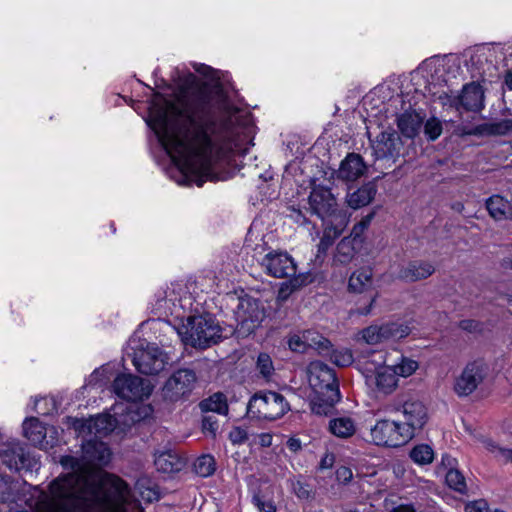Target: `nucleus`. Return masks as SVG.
<instances>
[{"instance_id":"54","label":"nucleus","mask_w":512,"mask_h":512,"mask_svg":"<svg viewBox=\"0 0 512 512\" xmlns=\"http://www.w3.org/2000/svg\"><path fill=\"white\" fill-rule=\"evenodd\" d=\"M273 436L270 433H261L254 438V443L261 447H269L272 445Z\"/></svg>"},{"instance_id":"35","label":"nucleus","mask_w":512,"mask_h":512,"mask_svg":"<svg viewBox=\"0 0 512 512\" xmlns=\"http://www.w3.org/2000/svg\"><path fill=\"white\" fill-rule=\"evenodd\" d=\"M409 456L417 465H428L434 460V450L428 444H418L411 449Z\"/></svg>"},{"instance_id":"56","label":"nucleus","mask_w":512,"mask_h":512,"mask_svg":"<svg viewBox=\"0 0 512 512\" xmlns=\"http://www.w3.org/2000/svg\"><path fill=\"white\" fill-rule=\"evenodd\" d=\"M292 287L289 283H283L278 291V300L285 301L292 292Z\"/></svg>"},{"instance_id":"14","label":"nucleus","mask_w":512,"mask_h":512,"mask_svg":"<svg viewBox=\"0 0 512 512\" xmlns=\"http://www.w3.org/2000/svg\"><path fill=\"white\" fill-rule=\"evenodd\" d=\"M402 419H397L410 440L421 431L428 421L426 406L418 400H408L398 409Z\"/></svg>"},{"instance_id":"53","label":"nucleus","mask_w":512,"mask_h":512,"mask_svg":"<svg viewBox=\"0 0 512 512\" xmlns=\"http://www.w3.org/2000/svg\"><path fill=\"white\" fill-rule=\"evenodd\" d=\"M194 69L196 72L202 74L203 76L214 79L216 71L211 68L210 66H207L205 64H194Z\"/></svg>"},{"instance_id":"60","label":"nucleus","mask_w":512,"mask_h":512,"mask_svg":"<svg viewBox=\"0 0 512 512\" xmlns=\"http://www.w3.org/2000/svg\"><path fill=\"white\" fill-rule=\"evenodd\" d=\"M334 463V455L333 454H325L320 461V469H328L333 466Z\"/></svg>"},{"instance_id":"9","label":"nucleus","mask_w":512,"mask_h":512,"mask_svg":"<svg viewBox=\"0 0 512 512\" xmlns=\"http://www.w3.org/2000/svg\"><path fill=\"white\" fill-rule=\"evenodd\" d=\"M112 388L119 398L129 402L126 404L122 403L124 409L130 405H135L134 410L139 411L141 414H143L141 407L145 405L138 404L137 402L148 398L153 390V386L148 380L132 374H119L114 379Z\"/></svg>"},{"instance_id":"25","label":"nucleus","mask_w":512,"mask_h":512,"mask_svg":"<svg viewBox=\"0 0 512 512\" xmlns=\"http://www.w3.org/2000/svg\"><path fill=\"white\" fill-rule=\"evenodd\" d=\"M0 457L3 463L13 470H20L27 465L28 455L25 453L23 445L19 442L8 443L5 449L0 451Z\"/></svg>"},{"instance_id":"11","label":"nucleus","mask_w":512,"mask_h":512,"mask_svg":"<svg viewBox=\"0 0 512 512\" xmlns=\"http://www.w3.org/2000/svg\"><path fill=\"white\" fill-rule=\"evenodd\" d=\"M367 441L376 446L397 448L407 444L411 440L404 430H402L399 421L380 419L371 426Z\"/></svg>"},{"instance_id":"44","label":"nucleus","mask_w":512,"mask_h":512,"mask_svg":"<svg viewBox=\"0 0 512 512\" xmlns=\"http://www.w3.org/2000/svg\"><path fill=\"white\" fill-rule=\"evenodd\" d=\"M331 361L337 366H349L353 362V355L348 349L334 350L330 356Z\"/></svg>"},{"instance_id":"1","label":"nucleus","mask_w":512,"mask_h":512,"mask_svg":"<svg viewBox=\"0 0 512 512\" xmlns=\"http://www.w3.org/2000/svg\"><path fill=\"white\" fill-rule=\"evenodd\" d=\"M146 123L176 165L178 184L198 187L227 180L216 162L232 151L246 153L256 130L252 116L233 107L221 90L196 95L180 90L170 99L155 93Z\"/></svg>"},{"instance_id":"55","label":"nucleus","mask_w":512,"mask_h":512,"mask_svg":"<svg viewBox=\"0 0 512 512\" xmlns=\"http://www.w3.org/2000/svg\"><path fill=\"white\" fill-rule=\"evenodd\" d=\"M483 446L486 450L493 453L496 457L501 458V455L499 454V450H501L503 448L498 446L493 440L485 439L483 441Z\"/></svg>"},{"instance_id":"33","label":"nucleus","mask_w":512,"mask_h":512,"mask_svg":"<svg viewBox=\"0 0 512 512\" xmlns=\"http://www.w3.org/2000/svg\"><path fill=\"white\" fill-rule=\"evenodd\" d=\"M355 244L351 238H343L337 245L334 260L340 264L349 263L356 253Z\"/></svg>"},{"instance_id":"7","label":"nucleus","mask_w":512,"mask_h":512,"mask_svg":"<svg viewBox=\"0 0 512 512\" xmlns=\"http://www.w3.org/2000/svg\"><path fill=\"white\" fill-rule=\"evenodd\" d=\"M307 377L315 394L312 411L326 414L341 398L334 370L320 361H313L307 368Z\"/></svg>"},{"instance_id":"40","label":"nucleus","mask_w":512,"mask_h":512,"mask_svg":"<svg viewBox=\"0 0 512 512\" xmlns=\"http://www.w3.org/2000/svg\"><path fill=\"white\" fill-rule=\"evenodd\" d=\"M31 411H35L40 415H50L57 411V406L54 398L44 397L40 399H35L32 406Z\"/></svg>"},{"instance_id":"48","label":"nucleus","mask_w":512,"mask_h":512,"mask_svg":"<svg viewBox=\"0 0 512 512\" xmlns=\"http://www.w3.org/2000/svg\"><path fill=\"white\" fill-rule=\"evenodd\" d=\"M305 331L290 336L288 340L289 348L294 352L303 353L307 350Z\"/></svg>"},{"instance_id":"50","label":"nucleus","mask_w":512,"mask_h":512,"mask_svg":"<svg viewBox=\"0 0 512 512\" xmlns=\"http://www.w3.org/2000/svg\"><path fill=\"white\" fill-rule=\"evenodd\" d=\"M253 504L259 512H276V506L272 501H266L261 496L255 495L252 499Z\"/></svg>"},{"instance_id":"46","label":"nucleus","mask_w":512,"mask_h":512,"mask_svg":"<svg viewBox=\"0 0 512 512\" xmlns=\"http://www.w3.org/2000/svg\"><path fill=\"white\" fill-rule=\"evenodd\" d=\"M425 135L430 140H436L442 133V124L436 118L428 119L424 126Z\"/></svg>"},{"instance_id":"42","label":"nucleus","mask_w":512,"mask_h":512,"mask_svg":"<svg viewBox=\"0 0 512 512\" xmlns=\"http://www.w3.org/2000/svg\"><path fill=\"white\" fill-rule=\"evenodd\" d=\"M110 379V367L102 366L95 369L93 373L87 379L88 386H102L107 383Z\"/></svg>"},{"instance_id":"23","label":"nucleus","mask_w":512,"mask_h":512,"mask_svg":"<svg viewBox=\"0 0 512 512\" xmlns=\"http://www.w3.org/2000/svg\"><path fill=\"white\" fill-rule=\"evenodd\" d=\"M402 141L395 131H383L372 143L376 159H392L400 156Z\"/></svg>"},{"instance_id":"27","label":"nucleus","mask_w":512,"mask_h":512,"mask_svg":"<svg viewBox=\"0 0 512 512\" xmlns=\"http://www.w3.org/2000/svg\"><path fill=\"white\" fill-rule=\"evenodd\" d=\"M365 164L357 154H349L342 162L338 170V177L346 181H354L363 175Z\"/></svg>"},{"instance_id":"26","label":"nucleus","mask_w":512,"mask_h":512,"mask_svg":"<svg viewBox=\"0 0 512 512\" xmlns=\"http://www.w3.org/2000/svg\"><path fill=\"white\" fill-rule=\"evenodd\" d=\"M424 117L416 110H406L397 117V126L403 136L415 137L423 123Z\"/></svg>"},{"instance_id":"37","label":"nucleus","mask_w":512,"mask_h":512,"mask_svg":"<svg viewBox=\"0 0 512 512\" xmlns=\"http://www.w3.org/2000/svg\"><path fill=\"white\" fill-rule=\"evenodd\" d=\"M194 470L201 477L211 476L216 470L214 457L209 454L198 457L194 462Z\"/></svg>"},{"instance_id":"43","label":"nucleus","mask_w":512,"mask_h":512,"mask_svg":"<svg viewBox=\"0 0 512 512\" xmlns=\"http://www.w3.org/2000/svg\"><path fill=\"white\" fill-rule=\"evenodd\" d=\"M373 218V213L365 216L359 223L355 224L351 235L348 238H351L357 245L362 243V235L364 231L369 227Z\"/></svg>"},{"instance_id":"15","label":"nucleus","mask_w":512,"mask_h":512,"mask_svg":"<svg viewBox=\"0 0 512 512\" xmlns=\"http://www.w3.org/2000/svg\"><path fill=\"white\" fill-rule=\"evenodd\" d=\"M380 360L378 364L370 361L365 363V377L368 383L375 385L378 392L388 395L398 387V377L392 366L383 365L385 359L382 355Z\"/></svg>"},{"instance_id":"36","label":"nucleus","mask_w":512,"mask_h":512,"mask_svg":"<svg viewBox=\"0 0 512 512\" xmlns=\"http://www.w3.org/2000/svg\"><path fill=\"white\" fill-rule=\"evenodd\" d=\"M397 377L407 378L413 375L419 368V363L409 357L400 356L399 361L392 366Z\"/></svg>"},{"instance_id":"47","label":"nucleus","mask_w":512,"mask_h":512,"mask_svg":"<svg viewBox=\"0 0 512 512\" xmlns=\"http://www.w3.org/2000/svg\"><path fill=\"white\" fill-rule=\"evenodd\" d=\"M512 131V119H501L489 124V132L495 135H505Z\"/></svg>"},{"instance_id":"30","label":"nucleus","mask_w":512,"mask_h":512,"mask_svg":"<svg viewBox=\"0 0 512 512\" xmlns=\"http://www.w3.org/2000/svg\"><path fill=\"white\" fill-rule=\"evenodd\" d=\"M376 189L373 184H367L346 196L347 204L353 208L358 209L368 205L374 198Z\"/></svg>"},{"instance_id":"22","label":"nucleus","mask_w":512,"mask_h":512,"mask_svg":"<svg viewBox=\"0 0 512 512\" xmlns=\"http://www.w3.org/2000/svg\"><path fill=\"white\" fill-rule=\"evenodd\" d=\"M261 265L268 275L276 278L291 277L296 273V264L286 252L274 251L266 254Z\"/></svg>"},{"instance_id":"39","label":"nucleus","mask_w":512,"mask_h":512,"mask_svg":"<svg viewBox=\"0 0 512 512\" xmlns=\"http://www.w3.org/2000/svg\"><path fill=\"white\" fill-rule=\"evenodd\" d=\"M18 488V482H14L7 477L0 476V501H15Z\"/></svg>"},{"instance_id":"17","label":"nucleus","mask_w":512,"mask_h":512,"mask_svg":"<svg viewBox=\"0 0 512 512\" xmlns=\"http://www.w3.org/2000/svg\"><path fill=\"white\" fill-rule=\"evenodd\" d=\"M24 436L42 449L52 448L59 442L60 433L54 426L45 427L36 417H28L23 422Z\"/></svg>"},{"instance_id":"5","label":"nucleus","mask_w":512,"mask_h":512,"mask_svg":"<svg viewBox=\"0 0 512 512\" xmlns=\"http://www.w3.org/2000/svg\"><path fill=\"white\" fill-rule=\"evenodd\" d=\"M459 68V62L454 57L434 56L424 60L419 70L427 78L425 88L434 101L458 110L479 111L484 106V91L480 83L464 85L460 95H454L449 87L451 80L457 77Z\"/></svg>"},{"instance_id":"19","label":"nucleus","mask_w":512,"mask_h":512,"mask_svg":"<svg viewBox=\"0 0 512 512\" xmlns=\"http://www.w3.org/2000/svg\"><path fill=\"white\" fill-rule=\"evenodd\" d=\"M410 328L398 323L371 325L360 332V338L366 344L377 345L391 339H401L408 336Z\"/></svg>"},{"instance_id":"38","label":"nucleus","mask_w":512,"mask_h":512,"mask_svg":"<svg viewBox=\"0 0 512 512\" xmlns=\"http://www.w3.org/2000/svg\"><path fill=\"white\" fill-rule=\"evenodd\" d=\"M305 339L306 345L308 348H313L318 350L319 352H326L329 350L330 342L328 339L323 337L317 331L314 330H306L305 331Z\"/></svg>"},{"instance_id":"32","label":"nucleus","mask_w":512,"mask_h":512,"mask_svg":"<svg viewBox=\"0 0 512 512\" xmlns=\"http://www.w3.org/2000/svg\"><path fill=\"white\" fill-rule=\"evenodd\" d=\"M154 464L158 471L172 473L179 471L181 461L177 455L171 452H162L155 457Z\"/></svg>"},{"instance_id":"10","label":"nucleus","mask_w":512,"mask_h":512,"mask_svg":"<svg viewBox=\"0 0 512 512\" xmlns=\"http://www.w3.org/2000/svg\"><path fill=\"white\" fill-rule=\"evenodd\" d=\"M229 303H236L234 314L237 327L243 333L253 332L265 317L261 303L248 295L227 294Z\"/></svg>"},{"instance_id":"16","label":"nucleus","mask_w":512,"mask_h":512,"mask_svg":"<svg viewBox=\"0 0 512 512\" xmlns=\"http://www.w3.org/2000/svg\"><path fill=\"white\" fill-rule=\"evenodd\" d=\"M308 203L311 211L323 221L337 220L338 215L346 214V212L338 210L336 199L331 191L321 185H313Z\"/></svg>"},{"instance_id":"57","label":"nucleus","mask_w":512,"mask_h":512,"mask_svg":"<svg viewBox=\"0 0 512 512\" xmlns=\"http://www.w3.org/2000/svg\"><path fill=\"white\" fill-rule=\"evenodd\" d=\"M460 327L463 330H466V331H469V332H474V331L478 330L479 323L477 321H474V320H463V321L460 322Z\"/></svg>"},{"instance_id":"45","label":"nucleus","mask_w":512,"mask_h":512,"mask_svg":"<svg viewBox=\"0 0 512 512\" xmlns=\"http://www.w3.org/2000/svg\"><path fill=\"white\" fill-rule=\"evenodd\" d=\"M257 368L265 378H269L274 371L271 357L266 353L259 354L257 359Z\"/></svg>"},{"instance_id":"13","label":"nucleus","mask_w":512,"mask_h":512,"mask_svg":"<svg viewBox=\"0 0 512 512\" xmlns=\"http://www.w3.org/2000/svg\"><path fill=\"white\" fill-rule=\"evenodd\" d=\"M373 285V271L370 267L360 268L354 271L348 281V289L352 293L364 294L365 305L357 306L355 313L368 315L375 303L378 294L371 290Z\"/></svg>"},{"instance_id":"63","label":"nucleus","mask_w":512,"mask_h":512,"mask_svg":"<svg viewBox=\"0 0 512 512\" xmlns=\"http://www.w3.org/2000/svg\"><path fill=\"white\" fill-rule=\"evenodd\" d=\"M442 464L448 467L449 469L454 468V465L456 464V459L449 455H444L442 457Z\"/></svg>"},{"instance_id":"21","label":"nucleus","mask_w":512,"mask_h":512,"mask_svg":"<svg viewBox=\"0 0 512 512\" xmlns=\"http://www.w3.org/2000/svg\"><path fill=\"white\" fill-rule=\"evenodd\" d=\"M497 47L493 45H480L473 49L467 61V67L473 78H484L495 68L493 61Z\"/></svg>"},{"instance_id":"3","label":"nucleus","mask_w":512,"mask_h":512,"mask_svg":"<svg viewBox=\"0 0 512 512\" xmlns=\"http://www.w3.org/2000/svg\"><path fill=\"white\" fill-rule=\"evenodd\" d=\"M97 483H102L107 488L119 487L120 484L116 478L110 476H58L49 484L48 491L40 493L35 512H89L97 505L111 507L110 498L99 494V489L95 486Z\"/></svg>"},{"instance_id":"12","label":"nucleus","mask_w":512,"mask_h":512,"mask_svg":"<svg viewBox=\"0 0 512 512\" xmlns=\"http://www.w3.org/2000/svg\"><path fill=\"white\" fill-rule=\"evenodd\" d=\"M290 409L285 398L273 391L254 395L248 403V411L259 418L275 420L282 417Z\"/></svg>"},{"instance_id":"59","label":"nucleus","mask_w":512,"mask_h":512,"mask_svg":"<svg viewBox=\"0 0 512 512\" xmlns=\"http://www.w3.org/2000/svg\"><path fill=\"white\" fill-rule=\"evenodd\" d=\"M142 499L152 502L159 498L158 492L155 489H146V491H141Z\"/></svg>"},{"instance_id":"20","label":"nucleus","mask_w":512,"mask_h":512,"mask_svg":"<svg viewBox=\"0 0 512 512\" xmlns=\"http://www.w3.org/2000/svg\"><path fill=\"white\" fill-rule=\"evenodd\" d=\"M196 383V375L192 370L180 369L165 383L163 397L169 401H178L188 396Z\"/></svg>"},{"instance_id":"2","label":"nucleus","mask_w":512,"mask_h":512,"mask_svg":"<svg viewBox=\"0 0 512 512\" xmlns=\"http://www.w3.org/2000/svg\"><path fill=\"white\" fill-rule=\"evenodd\" d=\"M151 312L158 319L149 320L142 326H149L165 336L176 334L185 345L206 348L217 343L222 329L211 314L195 315L192 295L182 285L160 288L150 302Z\"/></svg>"},{"instance_id":"18","label":"nucleus","mask_w":512,"mask_h":512,"mask_svg":"<svg viewBox=\"0 0 512 512\" xmlns=\"http://www.w3.org/2000/svg\"><path fill=\"white\" fill-rule=\"evenodd\" d=\"M486 374L487 366L483 361L475 360L469 362L455 380V393L460 397L472 394L484 380Z\"/></svg>"},{"instance_id":"58","label":"nucleus","mask_w":512,"mask_h":512,"mask_svg":"<svg viewBox=\"0 0 512 512\" xmlns=\"http://www.w3.org/2000/svg\"><path fill=\"white\" fill-rule=\"evenodd\" d=\"M293 490L299 498H307L309 495L308 490L303 486L300 481L293 483Z\"/></svg>"},{"instance_id":"31","label":"nucleus","mask_w":512,"mask_h":512,"mask_svg":"<svg viewBox=\"0 0 512 512\" xmlns=\"http://www.w3.org/2000/svg\"><path fill=\"white\" fill-rule=\"evenodd\" d=\"M487 210L491 217L496 220L504 218L512 219V205L499 195L490 197L486 202Z\"/></svg>"},{"instance_id":"34","label":"nucleus","mask_w":512,"mask_h":512,"mask_svg":"<svg viewBox=\"0 0 512 512\" xmlns=\"http://www.w3.org/2000/svg\"><path fill=\"white\" fill-rule=\"evenodd\" d=\"M203 411L216 412L226 415L228 413V404L224 394L215 393L200 403Z\"/></svg>"},{"instance_id":"4","label":"nucleus","mask_w":512,"mask_h":512,"mask_svg":"<svg viewBox=\"0 0 512 512\" xmlns=\"http://www.w3.org/2000/svg\"><path fill=\"white\" fill-rule=\"evenodd\" d=\"M83 461L81 463L77 458L73 456H64L61 459V464L64 468H71L72 472L62 474L61 476L73 475L81 478H85L88 475H97L105 478L110 476L116 478L120 484L119 487L107 488L102 483H97L95 486L99 489L101 496H107L110 498L112 505L111 507H100L95 506L90 509L89 512H129L134 509H138L139 503L131 494L128 485L119 477L95 470L92 465L106 464L110 460V450L108 446L99 440V438H84L82 443Z\"/></svg>"},{"instance_id":"51","label":"nucleus","mask_w":512,"mask_h":512,"mask_svg":"<svg viewBox=\"0 0 512 512\" xmlns=\"http://www.w3.org/2000/svg\"><path fill=\"white\" fill-rule=\"evenodd\" d=\"M465 512H489V506L485 500H476L465 506Z\"/></svg>"},{"instance_id":"24","label":"nucleus","mask_w":512,"mask_h":512,"mask_svg":"<svg viewBox=\"0 0 512 512\" xmlns=\"http://www.w3.org/2000/svg\"><path fill=\"white\" fill-rule=\"evenodd\" d=\"M338 219H330L324 222L323 235L318 244V253L325 254L332 246L335 239L338 238L349 222L347 214L338 215Z\"/></svg>"},{"instance_id":"62","label":"nucleus","mask_w":512,"mask_h":512,"mask_svg":"<svg viewBox=\"0 0 512 512\" xmlns=\"http://www.w3.org/2000/svg\"><path fill=\"white\" fill-rule=\"evenodd\" d=\"M291 218L294 219V221L298 224H304L306 219L301 213V211L293 210L292 214L290 215Z\"/></svg>"},{"instance_id":"52","label":"nucleus","mask_w":512,"mask_h":512,"mask_svg":"<svg viewBox=\"0 0 512 512\" xmlns=\"http://www.w3.org/2000/svg\"><path fill=\"white\" fill-rule=\"evenodd\" d=\"M336 478L341 483H348L353 478L352 470L349 467L341 466L336 470Z\"/></svg>"},{"instance_id":"61","label":"nucleus","mask_w":512,"mask_h":512,"mask_svg":"<svg viewBox=\"0 0 512 512\" xmlns=\"http://www.w3.org/2000/svg\"><path fill=\"white\" fill-rule=\"evenodd\" d=\"M287 447L292 452H297L298 450L301 449V441L299 439H296V438H290L287 441Z\"/></svg>"},{"instance_id":"41","label":"nucleus","mask_w":512,"mask_h":512,"mask_svg":"<svg viewBox=\"0 0 512 512\" xmlns=\"http://www.w3.org/2000/svg\"><path fill=\"white\" fill-rule=\"evenodd\" d=\"M446 483L450 488L460 493H463L466 490L464 476L461 474L459 470L455 468L448 469L446 473Z\"/></svg>"},{"instance_id":"49","label":"nucleus","mask_w":512,"mask_h":512,"mask_svg":"<svg viewBox=\"0 0 512 512\" xmlns=\"http://www.w3.org/2000/svg\"><path fill=\"white\" fill-rule=\"evenodd\" d=\"M229 440L234 445H241L248 440V433L241 427H234L229 432Z\"/></svg>"},{"instance_id":"64","label":"nucleus","mask_w":512,"mask_h":512,"mask_svg":"<svg viewBox=\"0 0 512 512\" xmlns=\"http://www.w3.org/2000/svg\"><path fill=\"white\" fill-rule=\"evenodd\" d=\"M392 512H415L411 505H399L395 507Z\"/></svg>"},{"instance_id":"28","label":"nucleus","mask_w":512,"mask_h":512,"mask_svg":"<svg viewBox=\"0 0 512 512\" xmlns=\"http://www.w3.org/2000/svg\"><path fill=\"white\" fill-rule=\"evenodd\" d=\"M434 271V266L429 262L413 261L401 270L400 277L406 281L414 282L429 277Z\"/></svg>"},{"instance_id":"8","label":"nucleus","mask_w":512,"mask_h":512,"mask_svg":"<svg viewBox=\"0 0 512 512\" xmlns=\"http://www.w3.org/2000/svg\"><path fill=\"white\" fill-rule=\"evenodd\" d=\"M126 356L142 374H158L169 363V356L156 344L134 334L128 341Z\"/></svg>"},{"instance_id":"29","label":"nucleus","mask_w":512,"mask_h":512,"mask_svg":"<svg viewBox=\"0 0 512 512\" xmlns=\"http://www.w3.org/2000/svg\"><path fill=\"white\" fill-rule=\"evenodd\" d=\"M356 429V422L350 416H338L329 421V431L338 438H350L355 434Z\"/></svg>"},{"instance_id":"6","label":"nucleus","mask_w":512,"mask_h":512,"mask_svg":"<svg viewBox=\"0 0 512 512\" xmlns=\"http://www.w3.org/2000/svg\"><path fill=\"white\" fill-rule=\"evenodd\" d=\"M135 405H130L124 409V405L116 403L112 408V413L98 415L89 420L72 419L68 421L72 423L73 428L79 436L83 438H103L111 433L116 427H129L152 414L151 406H143V414L134 410Z\"/></svg>"}]
</instances>
